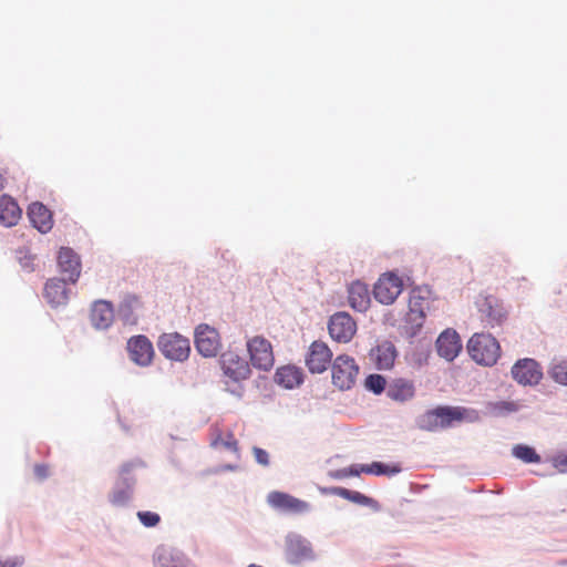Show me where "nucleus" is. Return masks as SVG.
I'll use <instances>...</instances> for the list:
<instances>
[{"label":"nucleus","instance_id":"38","mask_svg":"<svg viewBox=\"0 0 567 567\" xmlns=\"http://www.w3.org/2000/svg\"><path fill=\"white\" fill-rule=\"evenodd\" d=\"M24 564L23 556L0 558V567H21Z\"/></svg>","mask_w":567,"mask_h":567},{"label":"nucleus","instance_id":"28","mask_svg":"<svg viewBox=\"0 0 567 567\" xmlns=\"http://www.w3.org/2000/svg\"><path fill=\"white\" fill-rule=\"evenodd\" d=\"M398 472H399V468L394 467V468L390 470L388 465H385L383 463L375 462L370 465H359V464L351 465L348 468L340 470L337 473L336 477L341 478V477L349 476V475L357 476L360 473L383 475V474H395Z\"/></svg>","mask_w":567,"mask_h":567},{"label":"nucleus","instance_id":"10","mask_svg":"<svg viewBox=\"0 0 567 567\" xmlns=\"http://www.w3.org/2000/svg\"><path fill=\"white\" fill-rule=\"evenodd\" d=\"M195 347L206 358L215 357L221 349V341L218 331L205 323L195 329Z\"/></svg>","mask_w":567,"mask_h":567},{"label":"nucleus","instance_id":"3","mask_svg":"<svg viewBox=\"0 0 567 567\" xmlns=\"http://www.w3.org/2000/svg\"><path fill=\"white\" fill-rule=\"evenodd\" d=\"M467 351L471 358L482 365H493L499 357V344L488 333H475L467 342Z\"/></svg>","mask_w":567,"mask_h":567},{"label":"nucleus","instance_id":"7","mask_svg":"<svg viewBox=\"0 0 567 567\" xmlns=\"http://www.w3.org/2000/svg\"><path fill=\"white\" fill-rule=\"evenodd\" d=\"M424 320V297L421 291L414 290L409 298L408 311L403 318V324L401 326L403 332L409 337H414Z\"/></svg>","mask_w":567,"mask_h":567},{"label":"nucleus","instance_id":"8","mask_svg":"<svg viewBox=\"0 0 567 567\" xmlns=\"http://www.w3.org/2000/svg\"><path fill=\"white\" fill-rule=\"evenodd\" d=\"M247 351L251 364L259 370L268 371L274 365V353L270 342L262 337H254L247 341Z\"/></svg>","mask_w":567,"mask_h":567},{"label":"nucleus","instance_id":"29","mask_svg":"<svg viewBox=\"0 0 567 567\" xmlns=\"http://www.w3.org/2000/svg\"><path fill=\"white\" fill-rule=\"evenodd\" d=\"M388 395L398 402L410 401L415 395L414 383L406 379L393 380L388 388Z\"/></svg>","mask_w":567,"mask_h":567},{"label":"nucleus","instance_id":"13","mask_svg":"<svg viewBox=\"0 0 567 567\" xmlns=\"http://www.w3.org/2000/svg\"><path fill=\"white\" fill-rule=\"evenodd\" d=\"M212 446L220 452L227 454L235 463L226 466L227 470L236 471L239 468L237 461L239 458V450L237 440L228 429L217 430L212 439Z\"/></svg>","mask_w":567,"mask_h":567},{"label":"nucleus","instance_id":"32","mask_svg":"<svg viewBox=\"0 0 567 567\" xmlns=\"http://www.w3.org/2000/svg\"><path fill=\"white\" fill-rule=\"evenodd\" d=\"M548 375L556 383L567 386V360L553 359L548 367Z\"/></svg>","mask_w":567,"mask_h":567},{"label":"nucleus","instance_id":"31","mask_svg":"<svg viewBox=\"0 0 567 567\" xmlns=\"http://www.w3.org/2000/svg\"><path fill=\"white\" fill-rule=\"evenodd\" d=\"M323 492L333 494V495H338L342 498H346L352 503H355V504H359L362 506H368V507L372 508L373 511L379 509L378 503L374 499H372L359 492H355V491H350V489H347L343 487H332L329 489H323Z\"/></svg>","mask_w":567,"mask_h":567},{"label":"nucleus","instance_id":"14","mask_svg":"<svg viewBox=\"0 0 567 567\" xmlns=\"http://www.w3.org/2000/svg\"><path fill=\"white\" fill-rule=\"evenodd\" d=\"M58 268L64 281L75 284L81 274L80 257L71 248L62 247L58 254Z\"/></svg>","mask_w":567,"mask_h":567},{"label":"nucleus","instance_id":"16","mask_svg":"<svg viewBox=\"0 0 567 567\" xmlns=\"http://www.w3.org/2000/svg\"><path fill=\"white\" fill-rule=\"evenodd\" d=\"M329 333L339 342H349L357 330V324L347 312H338L330 318Z\"/></svg>","mask_w":567,"mask_h":567},{"label":"nucleus","instance_id":"21","mask_svg":"<svg viewBox=\"0 0 567 567\" xmlns=\"http://www.w3.org/2000/svg\"><path fill=\"white\" fill-rule=\"evenodd\" d=\"M223 369L225 374L235 381L245 380L250 374L248 362L233 352L224 354Z\"/></svg>","mask_w":567,"mask_h":567},{"label":"nucleus","instance_id":"6","mask_svg":"<svg viewBox=\"0 0 567 567\" xmlns=\"http://www.w3.org/2000/svg\"><path fill=\"white\" fill-rule=\"evenodd\" d=\"M157 348L166 359L174 361L186 360L190 351L188 339L176 332L159 336Z\"/></svg>","mask_w":567,"mask_h":567},{"label":"nucleus","instance_id":"4","mask_svg":"<svg viewBox=\"0 0 567 567\" xmlns=\"http://www.w3.org/2000/svg\"><path fill=\"white\" fill-rule=\"evenodd\" d=\"M404 289V279L395 271H386L379 276L373 285L374 299L384 306L395 302Z\"/></svg>","mask_w":567,"mask_h":567},{"label":"nucleus","instance_id":"33","mask_svg":"<svg viewBox=\"0 0 567 567\" xmlns=\"http://www.w3.org/2000/svg\"><path fill=\"white\" fill-rule=\"evenodd\" d=\"M513 455L525 462V463H539L540 456L536 453V451L528 446L523 444H517L512 450Z\"/></svg>","mask_w":567,"mask_h":567},{"label":"nucleus","instance_id":"25","mask_svg":"<svg viewBox=\"0 0 567 567\" xmlns=\"http://www.w3.org/2000/svg\"><path fill=\"white\" fill-rule=\"evenodd\" d=\"M65 282L66 281L63 279H51L47 282L44 288V298L51 307L58 308L66 305L69 300V291L65 287Z\"/></svg>","mask_w":567,"mask_h":567},{"label":"nucleus","instance_id":"9","mask_svg":"<svg viewBox=\"0 0 567 567\" xmlns=\"http://www.w3.org/2000/svg\"><path fill=\"white\" fill-rule=\"evenodd\" d=\"M512 378L520 385L536 386L544 373L539 363L529 358L518 360L511 370Z\"/></svg>","mask_w":567,"mask_h":567},{"label":"nucleus","instance_id":"12","mask_svg":"<svg viewBox=\"0 0 567 567\" xmlns=\"http://www.w3.org/2000/svg\"><path fill=\"white\" fill-rule=\"evenodd\" d=\"M357 374L358 367L352 358L346 354L337 357L332 367V380L339 389H349Z\"/></svg>","mask_w":567,"mask_h":567},{"label":"nucleus","instance_id":"22","mask_svg":"<svg viewBox=\"0 0 567 567\" xmlns=\"http://www.w3.org/2000/svg\"><path fill=\"white\" fill-rule=\"evenodd\" d=\"M134 482L124 477L118 480L109 492V503L114 507H125L133 498Z\"/></svg>","mask_w":567,"mask_h":567},{"label":"nucleus","instance_id":"23","mask_svg":"<svg viewBox=\"0 0 567 567\" xmlns=\"http://www.w3.org/2000/svg\"><path fill=\"white\" fill-rule=\"evenodd\" d=\"M370 359L380 370L391 369L396 359V350L392 342L382 341L370 352Z\"/></svg>","mask_w":567,"mask_h":567},{"label":"nucleus","instance_id":"19","mask_svg":"<svg viewBox=\"0 0 567 567\" xmlns=\"http://www.w3.org/2000/svg\"><path fill=\"white\" fill-rule=\"evenodd\" d=\"M332 353L328 346L321 341H315L309 349L307 365L312 373H321L327 369Z\"/></svg>","mask_w":567,"mask_h":567},{"label":"nucleus","instance_id":"2","mask_svg":"<svg viewBox=\"0 0 567 567\" xmlns=\"http://www.w3.org/2000/svg\"><path fill=\"white\" fill-rule=\"evenodd\" d=\"M282 555L285 561L293 567L315 563L318 553L312 542L298 532H288L284 537Z\"/></svg>","mask_w":567,"mask_h":567},{"label":"nucleus","instance_id":"17","mask_svg":"<svg viewBox=\"0 0 567 567\" xmlns=\"http://www.w3.org/2000/svg\"><path fill=\"white\" fill-rule=\"evenodd\" d=\"M268 504L284 513H306L310 509L308 503L281 492H271L267 496Z\"/></svg>","mask_w":567,"mask_h":567},{"label":"nucleus","instance_id":"37","mask_svg":"<svg viewBox=\"0 0 567 567\" xmlns=\"http://www.w3.org/2000/svg\"><path fill=\"white\" fill-rule=\"evenodd\" d=\"M553 466L560 473H567V454L559 453L551 457Z\"/></svg>","mask_w":567,"mask_h":567},{"label":"nucleus","instance_id":"20","mask_svg":"<svg viewBox=\"0 0 567 567\" xmlns=\"http://www.w3.org/2000/svg\"><path fill=\"white\" fill-rule=\"evenodd\" d=\"M348 300L354 310L360 312L367 311L371 305L369 286L361 280L351 282L348 287Z\"/></svg>","mask_w":567,"mask_h":567},{"label":"nucleus","instance_id":"15","mask_svg":"<svg viewBox=\"0 0 567 567\" xmlns=\"http://www.w3.org/2000/svg\"><path fill=\"white\" fill-rule=\"evenodd\" d=\"M435 348L437 354L451 362L461 353L463 344L460 334L453 329H445L436 339Z\"/></svg>","mask_w":567,"mask_h":567},{"label":"nucleus","instance_id":"36","mask_svg":"<svg viewBox=\"0 0 567 567\" xmlns=\"http://www.w3.org/2000/svg\"><path fill=\"white\" fill-rule=\"evenodd\" d=\"M137 517L145 527H154L159 523V515L154 512H138Z\"/></svg>","mask_w":567,"mask_h":567},{"label":"nucleus","instance_id":"27","mask_svg":"<svg viewBox=\"0 0 567 567\" xmlns=\"http://www.w3.org/2000/svg\"><path fill=\"white\" fill-rule=\"evenodd\" d=\"M29 218L33 226L41 233H48L53 225L50 210L41 203H33L29 206Z\"/></svg>","mask_w":567,"mask_h":567},{"label":"nucleus","instance_id":"11","mask_svg":"<svg viewBox=\"0 0 567 567\" xmlns=\"http://www.w3.org/2000/svg\"><path fill=\"white\" fill-rule=\"evenodd\" d=\"M153 567H196L193 561L179 549L161 545L153 554Z\"/></svg>","mask_w":567,"mask_h":567},{"label":"nucleus","instance_id":"24","mask_svg":"<svg viewBox=\"0 0 567 567\" xmlns=\"http://www.w3.org/2000/svg\"><path fill=\"white\" fill-rule=\"evenodd\" d=\"M91 324L97 330H105L114 321V311L112 306L104 300L93 303L90 316Z\"/></svg>","mask_w":567,"mask_h":567},{"label":"nucleus","instance_id":"26","mask_svg":"<svg viewBox=\"0 0 567 567\" xmlns=\"http://www.w3.org/2000/svg\"><path fill=\"white\" fill-rule=\"evenodd\" d=\"M274 380L276 384L292 390L303 382V374L299 368L287 364L277 369Z\"/></svg>","mask_w":567,"mask_h":567},{"label":"nucleus","instance_id":"30","mask_svg":"<svg viewBox=\"0 0 567 567\" xmlns=\"http://www.w3.org/2000/svg\"><path fill=\"white\" fill-rule=\"evenodd\" d=\"M21 217V209L16 202L8 196L0 197V221L11 227L18 223Z\"/></svg>","mask_w":567,"mask_h":567},{"label":"nucleus","instance_id":"18","mask_svg":"<svg viewBox=\"0 0 567 567\" xmlns=\"http://www.w3.org/2000/svg\"><path fill=\"white\" fill-rule=\"evenodd\" d=\"M478 311L483 320L489 326L499 324L506 317V309L495 297H484L477 302Z\"/></svg>","mask_w":567,"mask_h":567},{"label":"nucleus","instance_id":"5","mask_svg":"<svg viewBox=\"0 0 567 567\" xmlns=\"http://www.w3.org/2000/svg\"><path fill=\"white\" fill-rule=\"evenodd\" d=\"M128 360L140 368H148L155 358L152 341L143 334L131 337L125 347Z\"/></svg>","mask_w":567,"mask_h":567},{"label":"nucleus","instance_id":"40","mask_svg":"<svg viewBox=\"0 0 567 567\" xmlns=\"http://www.w3.org/2000/svg\"><path fill=\"white\" fill-rule=\"evenodd\" d=\"M42 468L40 466L37 467V472L39 473V475L41 476H44V473L40 472Z\"/></svg>","mask_w":567,"mask_h":567},{"label":"nucleus","instance_id":"39","mask_svg":"<svg viewBox=\"0 0 567 567\" xmlns=\"http://www.w3.org/2000/svg\"><path fill=\"white\" fill-rule=\"evenodd\" d=\"M254 456H255V460L261 464V465H267L268 464V453L265 452L264 450L261 449H258V447H255L254 449Z\"/></svg>","mask_w":567,"mask_h":567},{"label":"nucleus","instance_id":"1","mask_svg":"<svg viewBox=\"0 0 567 567\" xmlns=\"http://www.w3.org/2000/svg\"><path fill=\"white\" fill-rule=\"evenodd\" d=\"M480 417L475 410L466 408H436L421 414L416 424L421 430L437 431L455 422H475Z\"/></svg>","mask_w":567,"mask_h":567},{"label":"nucleus","instance_id":"35","mask_svg":"<svg viewBox=\"0 0 567 567\" xmlns=\"http://www.w3.org/2000/svg\"><path fill=\"white\" fill-rule=\"evenodd\" d=\"M491 413L494 415H505L506 413L516 412L518 405L514 402H499L489 405Z\"/></svg>","mask_w":567,"mask_h":567},{"label":"nucleus","instance_id":"34","mask_svg":"<svg viewBox=\"0 0 567 567\" xmlns=\"http://www.w3.org/2000/svg\"><path fill=\"white\" fill-rule=\"evenodd\" d=\"M385 379L380 374H371L365 380V386L375 394H380L385 388Z\"/></svg>","mask_w":567,"mask_h":567}]
</instances>
